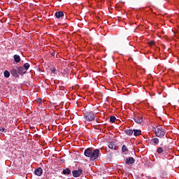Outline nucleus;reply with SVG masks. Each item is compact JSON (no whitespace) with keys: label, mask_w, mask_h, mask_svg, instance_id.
Masks as SVG:
<instances>
[{"label":"nucleus","mask_w":179,"mask_h":179,"mask_svg":"<svg viewBox=\"0 0 179 179\" xmlns=\"http://www.w3.org/2000/svg\"><path fill=\"white\" fill-rule=\"evenodd\" d=\"M84 155L86 157H90L91 162H94V160L99 159V156H100V150L95 149L93 150L92 148H87L84 151Z\"/></svg>","instance_id":"obj_1"},{"label":"nucleus","mask_w":179,"mask_h":179,"mask_svg":"<svg viewBox=\"0 0 179 179\" xmlns=\"http://www.w3.org/2000/svg\"><path fill=\"white\" fill-rule=\"evenodd\" d=\"M83 117L85 121L87 122H92V121H94V120H96V116L94 115V113H93V111H85Z\"/></svg>","instance_id":"obj_2"},{"label":"nucleus","mask_w":179,"mask_h":179,"mask_svg":"<svg viewBox=\"0 0 179 179\" xmlns=\"http://www.w3.org/2000/svg\"><path fill=\"white\" fill-rule=\"evenodd\" d=\"M155 136L157 138H163L164 135H166V132L162 127H157V129H155Z\"/></svg>","instance_id":"obj_3"},{"label":"nucleus","mask_w":179,"mask_h":179,"mask_svg":"<svg viewBox=\"0 0 179 179\" xmlns=\"http://www.w3.org/2000/svg\"><path fill=\"white\" fill-rule=\"evenodd\" d=\"M134 121H135L136 124H141V122H143V117L139 115H137L136 116H134Z\"/></svg>","instance_id":"obj_4"},{"label":"nucleus","mask_w":179,"mask_h":179,"mask_svg":"<svg viewBox=\"0 0 179 179\" xmlns=\"http://www.w3.org/2000/svg\"><path fill=\"white\" fill-rule=\"evenodd\" d=\"M82 173V169L74 170L72 171L73 176H74L75 178L80 177Z\"/></svg>","instance_id":"obj_5"},{"label":"nucleus","mask_w":179,"mask_h":179,"mask_svg":"<svg viewBox=\"0 0 179 179\" xmlns=\"http://www.w3.org/2000/svg\"><path fill=\"white\" fill-rule=\"evenodd\" d=\"M108 147L109 149H111V150H117V145L113 141L108 142Z\"/></svg>","instance_id":"obj_6"},{"label":"nucleus","mask_w":179,"mask_h":179,"mask_svg":"<svg viewBox=\"0 0 179 179\" xmlns=\"http://www.w3.org/2000/svg\"><path fill=\"white\" fill-rule=\"evenodd\" d=\"M135 162H136V160L132 157H130L125 159L126 164H134V163H135Z\"/></svg>","instance_id":"obj_7"},{"label":"nucleus","mask_w":179,"mask_h":179,"mask_svg":"<svg viewBox=\"0 0 179 179\" xmlns=\"http://www.w3.org/2000/svg\"><path fill=\"white\" fill-rule=\"evenodd\" d=\"M34 174L35 176H38V177H40V176L43 174V169H41V167L37 168L34 171Z\"/></svg>","instance_id":"obj_8"},{"label":"nucleus","mask_w":179,"mask_h":179,"mask_svg":"<svg viewBox=\"0 0 179 179\" xmlns=\"http://www.w3.org/2000/svg\"><path fill=\"white\" fill-rule=\"evenodd\" d=\"M27 71H26L24 69L22 66L17 68V73H19V75H24L27 73Z\"/></svg>","instance_id":"obj_9"},{"label":"nucleus","mask_w":179,"mask_h":179,"mask_svg":"<svg viewBox=\"0 0 179 179\" xmlns=\"http://www.w3.org/2000/svg\"><path fill=\"white\" fill-rule=\"evenodd\" d=\"M10 73L13 76H14V78H19V73H17V70L16 69H13L10 71Z\"/></svg>","instance_id":"obj_10"},{"label":"nucleus","mask_w":179,"mask_h":179,"mask_svg":"<svg viewBox=\"0 0 179 179\" xmlns=\"http://www.w3.org/2000/svg\"><path fill=\"white\" fill-rule=\"evenodd\" d=\"M150 142L152 145H154V146H156V145L159 143V138H153L150 140Z\"/></svg>","instance_id":"obj_11"},{"label":"nucleus","mask_w":179,"mask_h":179,"mask_svg":"<svg viewBox=\"0 0 179 179\" xmlns=\"http://www.w3.org/2000/svg\"><path fill=\"white\" fill-rule=\"evenodd\" d=\"M55 16L57 19H59V17H63L64 16V12L62 11H57L55 13Z\"/></svg>","instance_id":"obj_12"},{"label":"nucleus","mask_w":179,"mask_h":179,"mask_svg":"<svg viewBox=\"0 0 179 179\" xmlns=\"http://www.w3.org/2000/svg\"><path fill=\"white\" fill-rule=\"evenodd\" d=\"M21 59H20V56H19L18 55H14V62H16V64H19V62H20Z\"/></svg>","instance_id":"obj_13"},{"label":"nucleus","mask_w":179,"mask_h":179,"mask_svg":"<svg viewBox=\"0 0 179 179\" xmlns=\"http://www.w3.org/2000/svg\"><path fill=\"white\" fill-rule=\"evenodd\" d=\"M134 136H139L142 134V131L139 129H133Z\"/></svg>","instance_id":"obj_14"},{"label":"nucleus","mask_w":179,"mask_h":179,"mask_svg":"<svg viewBox=\"0 0 179 179\" xmlns=\"http://www.w3.org/2000/svg\"><path fill=\"white\" fill-rule=\"evenodd\" d=\"M62 173L64 174V176H69V174H71V169H69V168H66L63 170Z\"/></svg>","instance_id":"obj_15"},{"label":"nucleus","mask_w":179,"mask_h":179,"mask_svg":"<svg viewBox=\"0 0 179 179\" xmlns=\"http://www.w3.org/2000/svg\"><path fill=\"white\" fill-rule=\"evenodd\" d=\"M124 134H126V135H128L129 136H131V135H132V134H134V130L126 129V130H124Z\"/></svg>","instance_id":"obj_16"},{"label":"nucleus","mask_w":179,"mask_h":179,"mask_svg":"<svg viewBox=\"0 0 179 179\" xmlns=\"http://www.w3.org/2000/svg\"><path fill=\"white\" fill-rule=\"evenodd\" d=\"M164 152V149H163V147H158L157 148V153H159V155H162Z\"/></svg>","instance_id":"obj_17"},{"label":"nucleus","mask_w":179,"mask_h":179,"mask_svg":"<svg viewBox=\"0 0 179 179\" xmlns=\"http://www.w3.org/2000/svg\"><path fill=\"white\" fill-rule=\"evenodd\" d=\"M122 153H125V152H129V150H128V147H127V145H123L122 146Z\"/></svg>","instance_id":"obj_18"},{"label":"nucleus","mask_w":179,"mask_h":179,"mask_svg":"<svg viewBox=\"0 0 179 179\" xmlns=\"http://www.w3.org/2000/svg\"><path fill=\"white\" fill-rule=\"evenodd\" d=\"M23 66H24L23 68L24 69L26 72H27V71H29V68H30V64L25 63Z\"/></svg>","instance_id":"obj_19"},{"label":"nucleus","mask_w":179,"mask_h":179,"mask_svg":"<svg viewBox=\"0 0 179 179\" xmlns=\"http://www.w3.org/2000/svg\"><path fill=\"white\" fill-rule=\"evenodd\" d=\"M4 76H5V78H9L10 76V73H9L8 71H4Z\"/></svg>","instance_id":"obj_20"},{"label":"nucleus","mask_w":179,"mask_h":179,"mask_svg":"<svg viewBox=\"0 0 179 179\" xmlns=\"http://www.w3.org/2000/svg\"><path fill=\"white\" fill-rule=\"evenodd\" d=\"M116 120H117V117H115V116H110V122H115Z\"/></svg>","instance_id":"obj_21"},{"label":"nucleus","mask_w":179,"mask_h":179,"mask_svg":"<svg viewBox=\"0 0 179 179\" xmlns=\"http://www.w3.org/2000/svg\"><path fill=\"white\" fill-rule=\"evenodd\" d=\"M148 45L150 47H153V45H155V41H151L148 42Z\"/></svg>","instance_id":"obj_22"},{"label":"nucleus","mask_w":179,"mask_h":179,"mask_svg":"<svg viewBox=\"0 0 179 179\" xmlns=\"http://www.w3.org/2000/svg\"><path fill=\"white\" fill-rule=\"evenodd\" d=\"M2 132H6L5 131V127H1V128H0V134H2Z\"/></svg>","instance_id":"obj_23"},{"label":"nucleus","mask_w":179,"mask_h":179,"mask_svg":"<svg viewBox=\"0 0 179 179\" xmlns=\"http://www.w3.org/2000/svg\"><path fill=\"white\" fill-rule=\"evenodd\" d=\"M37 101L38 103H39V104H41V106H43V101L41 100V99H38Z\"/></svg>","instance_id":"obj_24"},{"label":"nucleus","mask_w":179,"mask_h":179,"mask_svg":"<svg viewBox=\"0 0 179 179\" xmlns=\"http://www.w3.org/2000/svg\"><path fill=\"white\" fill-rule=\"evenodd\" d=\"M57 69H55V67H53L52 69H51V72L52 73H55Z\"/></svg>","instance_id":"obj_25"},{"label":"nucleus","mask_w":179,"mask_h":179,"mask_svg":"<svg viewBox=\"0 0 179 179\" xmlns=\"http://www.w3.org/2000/svg\"><path fill=\"white\" fill-rule=\"evenodd\" d=\"M52 57H55V52L51 53Z\"/></svg>","instance_id":"obj_26"},{"label":"nucleus","mask_w":179,"mask_h":179,"mask_svg":"<svg viewBox=\"0 0 179 179\" xmlns=\"http://www.w3.org/2000/svg\"><path fill=\"white\" fill-rule=\"evenodd\" d=\"M0 124H1V122H0Z\"/></svg>","instance_id":"obj_27"}]
</instances>
